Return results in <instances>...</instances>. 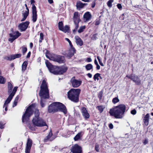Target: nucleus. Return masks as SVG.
<instances>
[{
	"instance_id": "4468645a",
	"label": "nucleus",
	"mask_w": 153,
	"mask_h": 153,
	"mask_svg": "<svg viewBox=\"0 0 153 153\" xmlns=\"http://www.w3.org/2000/svg\"><path fill=\"white\" fill-rule=\"evenodd\" d=\"M71 82L73 87L77 88L80 85L82 82L80 80L76 79L74 77H73L71 79Z\"/></svg>"
},
{
	"instance_id": "2f4dec72",
	"label": "nucleus",
	"mask_w": 153,
	"mask_h": 153,
	"mask_svg": "<svg viewBox=\"0 0 153 153\" xmlns=\"http://www.w3.org/2000/svg\"><path fill=\"white\" fill-rule=\"evenodd\" d=\"M69 28L70 27L69 26L67 25H66L64 27H63L60 30L66 33L68 32Z\"/></svg>"
},
{
	"instance_id": "5fc2aeb1",
	"label": "nucleus",
	"mask_w": 153,
	"mask_h": 153,
	"mask_svg": "<svg viewBox=\"0 0 153 153\" xmlns=\"http://www.w3.org/2000/svg\"><path fill=\"white\" fill-rule=\"evenodd\" d=\"M109 127L111 129H112L113 128V124L112 123H110L109 125Z\"/></svg>"
},
{
	"instance_id": "c03bdc74",
	"label": "nucleus",
	"mask_w": 153,
	"mask_h": 153,
	"mask_svg": "<svg viewBox=\"0 0 153 153\" xmlns=\"http://www.w3.org/2000/svg\"><path fill=\"white\" fill-rule=\"evenodd\" d=\"M22 49V52L23 55H24L27 50V48L25 47H22L21 48Z\"/></svg>"
},
{
	"instance_id": "4be33fe9",
	"label": "nucleus",
	"mask_w": 153,
	"mask_h": 153,
	"mask_svg": "<svg viewBox=\"0 0 153 153\" xmlns=\"http://www.w3.org/2000/svg\"><path fill=\"white\" fill-rule=\"evenodd\" d=\"M76 42L77 45L81 46L83 45V42L81 39L78 36L75 37Z\"/></svg>"
},
{
	"instance_id": "423d86ee",
	"label": "nucleus",
	"mask_w": 153,
	"mask_h": 153,
	"mask_svg": "<svg viewBox=\"0 0 153 153\" xmlns=\"http://www.w3.org/2000/svg\"><path fill=\"white\" fill-rule=\"evenodd\" d=\"M35 105V104H32L26 109L24 114L22 116V121L23 122L28 121L29 117L33 114Z\"/></svg>"
},
{
	"instance_id": "a18cd8bd",
	"label": "nucleus",
	"mask_w": 153,
	"mask_h": 153,
	"mask_svg": "<svg viewBox=\"0 0 153 153\" xmlns=\"http://www.w3.org/2000/svg\"><path fill=\"white\" fill-rule=\"evenodd\" d=\"M97 59L98 60V61H99V64H100L102 66H104V65L102 63V62L100 59V57L99 56H97Z\"/></svg>"
},
{
	"instance_id": "79ce46f5",
	"label": "nucleus",
	"mask_w": 153,
	"mask_h": 153,
	"mask_svg": "<svg viewBox=\"0 0 153 153\" xmlns=\"http://www.w3.org/2000/svg\"><path fill=\"white\" fill-rule=\"evenodd\" d=\"M63 27V24L62 22H59L58 23V27L59 29L61 30Z\"/></svg>"
},
{
	"instance_id": "603ef678",
	"label": "nucleus",
	"mask_w": 153,
	"mask_h": 153,
	"mask_svg": "<svg viewBox=\"0 0 153 153\" xmlns=\"http://www.w3.org/2000/svg\"><path fill=\"white\" fill-rule=\"evenodd\" d=\"M92 61L90 57L87 58L86 59V61L88 62H91Z\"/></svg>"
},
{
	"instance_id": "39448f33",
	"label": "nucleus",
	"mask_w": 153,
	"mask_h": 153,
	"mask_svg": "<svg viewBox=\"0 0 153 153\" xmlns=\"http://www.w3.org/2000/svg\"><path fill=\"white\" fill-rule=\"evenodd\" d=\"M79 89H71L68 92V98L74 102H77L79 101V97L80 92Z\"/></svg>"
},
{
	"instance_id": "a211bd4d",
	"label": "nucleus",
	"mask_w": 153,
	"mask_h": 153,
	"mask_svg": "<svg viewBox=\"0 0 153 153\" xmlns=\"http://www.w3.org/2000/svg\"><path fill=\"white\" fill-rule=\"evenodd\" d=\"M32 140L28 138L27 144V146L25 149V153H30L31 147L32 145Z\"/></svg>"
},
{
	"instance_id": "f704fd0d",
	"label": "nucleus",
	"mask_w": 153,
	"mask_h": 153,
	"mask_svg": "<svg viewBox=\"0 0 153 153\" xmlns=\"http://www.w3.org/2000/svg\"><path fill=\"white\" fill-rule=\"evenodd\" d=\"M79 22H74L75 25V27L74 29L73 30V32L74 33H75L76 32L77 28L79 27Z\"/></svg>"
},
{
	"instance_id": "680f3d73",
	"label": "nucleus",
	"mask_w": 153,
	"mask_h": 153,
	"mask_svg": "<svg viewBox=\"0 0 153 153\" xmlns=\"http://www.w3.org/2000/svg\"><path fill=\"white\" fill-rule=\"evenodd\" d=\"M48 2L51 4L53 3V0H48Z\"/></svg>"
},
{
	"instance_id": "774afa93",
	"label": "nucleus",
	"mask_w": 153,
	"mask_h": 153,
	"mask_svg": "<svg viewBox=\"0 0 153 153\" xmlns=\"http://www.w3.org/2000/svg\"><path fill=\"white\" fill-rule=\"evenodd\" d=\"M95 6V4L94 3L92 4L91 7L92 8H94Z\"/></svg>"
},
{
	"instance_id": "de8ad7c7",
	"label": "nucleus",
	"mask_w": 153,
	"mask_h": 153,
	"mask_svg": "<svg viewBox=\"0 0 153 153\" xmlns=\"http://www.w3.org/2000/svg\"><path fill=\"white\" fill-rule=\"evenodd\" d=\"M102 94V91L100 92L98 94V97L100 100L101 99Z\"/></svg>"
},
{
	"instance_id": "58836bf2",
	"label": "nucleus",
	"mask_w": 153,
	"mask_h": 153,
	"mask_svg": "<svg viewBox=\"0 0 153 153\" xmlns=\"http://www.w3.org/2000/svg\"><path fill=\"white\" fill-rule=\"evenodd\" d=\"M120 100L118 97H115L113 99L112 102L114 104H115L116 103L118 102Z\"/></svg>"
},
{
	"instance_id": "f3484780",
	"label": "nucleus",
	"mask_w": 153,
	"mask_h": 153,
	"mask_svg": "<svg viewBox=\"0 0 153 153\" xmlns=\"http://www.w3.org/2000/svg\"><path fill=\"white\" fill-rule=\"evenodd\" d=\"M53 135L52 130H50L48 135H47L44 139L43 141L44 142H48V141H52L54 139L52 137Z\"/></svg>"
},
{
	"instance_id": "4c0bfd02",
	"label": "nucleus",
	"mask_w": 153,
	"mask_h": 153,
	"mask_svg": "<svg viewBox=\"0 0 153 153\" xmlns=\"http://www.w3.org/2000/svg\"><path fill=\"white\" fill-rule=\"evenodd\" d=\"M85 28V26H82L80 27L79 29L78 30V32L79 33L82 32L84 31Z\"/></svg>"
},
{
	"instance_id": "20e7f679",
	"label": "nucleus",
	"mask_w": 153,
	"mask_h": 153,
	"mask_svg": "<svg viewBox=\"0 0 153 153\" xmlns=\"http://www.w3.org/2000/svg\"><path fill=\"white\" fill-rule=\"evenodd\" d=\"M39 113L38 110H36L35 113V117L33 118L32 121L33 125L37 127H42L47 126L45 122L41 118L39 117Z\"/></svg>"
},
{
	"instance_id": "9d476101",
	"label": "nucleus",
	"mask_w": 153,
	"mask_h": 153,
	"mask_svg": "<svg viewBox=\"0 0 153 153\" xmlns=\"http://www.w3.org/2000/svg\"><path fill=\"white\" fill-rule=\"evenodd\" d=\"M58 111H61L66 114L67 113V110L65 106L60 102H56Z\"/></svg>"
},
{
	"instance_id": "72a5a7b5",
	"label": "nucleus",
	"mask_w": 153,
	"mask_h": 153,
	"mask_svg": "<svg viewBox=\"0 0 153 153\" xmlns=\"http://www.w3.org/2000/svg\"><path fill=\"white\" fill-rule=\"evenodd\" d=\"M13 88V85L12 83L10 82H9L8 83V92L10 93L11 92Z\"/></svg>"
},
{
	"instance_id": "052dcab7",
	"label": "nucleus",
	"mask_w": 153,
	"mask_h": 153,
	"mask_svg": "<svg viewBox=\"0 0 153 153\" xmlns=\"http://www.w3.org/2000/svg\"><path fill=\"white\" fill-rule=\"evenodd\" d=\"M96 65L97 66V67H96L97 69V70H99L100 68V66L98 64L97 65Z\"/></svg>"
},
{
	"instance_id": "0e129e2a",
	"label": "nucleus",
	"mask_w": 153,
	"mask_h": 153,
	"mask_svg": "<svg viewBox=\"0 0 153 153\" xmlns=\"http://www.w3.org/2000/svg\"><path fill=\"white\" fill-rule=\"evenodd\" d=\"M94 63L96 65L98 64L96 59H94Z\"/></svg>"
},
{
	"instance_id": "9b49d317",
	"label": "nucleus",
	"mask_w": 153,
	"mask_h": 153,
	"mask_svg": "<svg viewBox=\"0 0 153 153\" xmlns=\"http://www.w3.org/2000/svg\"><path fill=\"white\" fill-rule=\"evenodd\" d=\"M48 111L50 113H54L57 112L56 102H54L49 106Z\"/></svg>"
},
{
	"instance_id": "6ab92c4d",
	"label": "nucleus",
	"mask_w": 153,
	"mask_h": 153,
	"mask_svg": "<svg viewBox=\"0 0 153 153\" xmlns=\"http://www.w3.org/2000/svg\"><path fill=\"white\" fill-rule=\"evenodd\" d=\"M57 55L54 54H51L49 53H47L46 54V56L47 58L50 60L55 61L56 59V57Z\"/></svg>"
},
{
	"instance_id": "c756f323",
	"label": "nucleus",
	"mask_w": 153,
	"mask_h": 153,
	"mask_svg": "<svg viewBox=\"0 0 153 153\" xmlns=\"http://www.w3.org/2000/svg\"><path fill=\"white\" fill-rule=\"evenodd\" d=\"M85 4H83L81 2L79 1L77 2L76 4V6L78 9H80L82 8Z\"/></svg>"
},
{
	"instance_id": "bb28decb",
	"label": "nucleus",
	"mask_w": 153,
	"mask_h": 153,
	"mask_svg": "<svg viewBox=\"0 0 153 153\" xmlns=\"http://www.w3.org/2000/svg\"><path fill=\"white\" fill-rule=\"evenodd\" d=\"M17 88L18 87H14L12 92L10 94L9 96L7 98V99H9V100H12L13 97L14 96L16 92L17 91Z\"/></svg>"
},
{
	"instance_id": "864d4df0",
	"label": "nucleus",
	"mask_w": 153,
	"mask_h": 153,
	"mask_svg": "<svg viewBox=\"0 0 153 153\" xmlns=\"http://www.w3.org/2000/svg\"><path fill=\"white\" fill-rule=\"evenodd\" d=\"M117 8L119 9H121L122 8V6L121 4H118L117 5Z\"/></svg>"
},
{
	"instance_id": "b1692460",
	"label": "nucleus",
	"mask_w": 153,
	"mask_h": 153,
	"mask_svg": "<svg viewBox=\"0 0 153 153\" xmlns=\"http://www.w3.org/2000/svg\"><path fill=\"white\" fill-rule=\"evenodd\" d=\"M150 115L148 113L146 114L143 119V121L145 125L148 126L149 124Z\"/></svg>"
},
{
	"instance_id": "69168bd1",
	"label": "nucleus",
	"mask_w": 153,
	"mask_h": 153,
	"mask_svg": "<svg viewBox=\"0 0 153 153\" xmlns=\"http://www.w3.org/2000/svg\"><path fill=\"white\" fill-rule=\"evenodd\" d=\"M33 46V44L31 42L30 43V48H32Z\"/></svg>"
},
{
	"instance_id": "e2e57ef3",
	"label": "nucleus",
	"mask_w": 153,
	"mask_h": 153,
	"mask_svg": "<svg viewBox=\"0 0 153 153\" xmlns=\"http://www.w3.org/2000/svg\"><path fill=\"white\" fill-rule=\"evenodd\" d=\"M19 97H18L17 96L16 97L14 101L18 102V100H19Z\"/></svg>"
},
{
	"instance_id": "bf43d9fd",
	"label": "nucleus",
	"mask_w": 153,
	"mask_h": 153,
	"mask_svg": "<svg viewBox=\"0 0 153 153\" xmlns=\"http://www.w3.org/2000/svg\"><path fill=\"white\" fill-rule=\"evenodd\" d=\"M30 54H31V53H30V51H29L28 54H27V58H29L30 57Z\"/></svg>"
},
{
	"instance_id": "f8f14e48",
	"label": "nucleus",
	"mask_w": 153,
	"mask_h": 153,
	"mask_svg": "<svg viewBox=\"0 0 153 153\" xmlns=\"http://www.w3.org/2000/svg\"><path fill=\"white\" fill-rule=\"evenodd\" d=\"M29 24L28 21H26L25 22L19 24L18 26V28L20 31H25L27 28Z\"/></svg>"
},
{
	"instance_id": "338daca9",
	"label": "nucleus",
	"mask_w": 153,
	"mask_h": 153,
	"mask_svg": "<svg viewBox=\"0 0 153 153\" xmlns=\"http://www.w3.org/2000/svg\"><path fill=\"white\" fill-rule=\"evenodd\" d=\"M28 126L29 128L31 129V130H33V128L30 126V125H29Z\"/></svg>"
},
{
	"instance_id": "e433bc0d",
	"label": "nucleus",
	"mask_w": 153,
	"mask_h": 153,
	"mask_svg": "<svg viewBox=\"0 0 153 153\" xmlns=\"http://www.w3.org/2000/svg\"><path fill=\"white\" fill-rule=\"evenodd\" d=\"M96 108L100 113H102L103 111V109L104 108V107L102 105L98 106Z\"/></svg>"
},
{
	"instance_id": "c85d7f7f",
	"label": "nucleus",
	"mask_w": 153,
	"mask_h": 153,
	"mask_svg": "<svg viewBox=\"0 0 153 153\" xmlns=\"http://www.w3.org/2000/svg\"><path fill=\"white\" fill-rule=\"evenodd\" d=\"M11 101V100H9V99L7 98L4 104L3 108H5V111H7V110L8 104Z\"/></svg>"
},
{
	"instance_id": "ea45409f",
	"label": "nucleus",
	"mask_w": 153,
	"mask_h": 153,
	"mask_svg": "<svg viewBox=\"0 0 153 153\" xmlns=\"http://www.w3.org/2000/svg\"><path fill=\"white\" fill-rule=\"evenodd\" d=\"M5 80L2 76H0V84H4L5 83Z\"/></svg>"
},
{
	"instance_id": "5701e85b",
	"label": "nucleus",
	"mask_w": 153,
	"mask_h": 153,
	"mask_svg": "<svg viewBox=\"0 0 153 153\" xmlns=\"http://www.w3.org/2000/svg\"><path fill=\"white\" fill-rule=\"evenodd\" d=\"M91 15L89 12H86L84 14L83 16L84 21L85 22L88 21L91 19Z\"/></svg>"
},
{
	"instance_id": "f257e3e1",
	"label": "nucleus",
	"mask_w": 153,
	"mask_h": 153,
	"mask_svg": "<svg viewBox=\"0 0 153 153\" xmlns=\"http://www.w3.org/2000/svg\"><path fill=\"white\" fill-rule=\"evenodd\" d=\"M39 95L41 97L40 105L42 107L45 106L46 99L49 97V90L45 80L44 79L40 87V90Z\"/></svg>"
},
{
	"instance_id": "09e8293b",
	"label": "nucleus",
	"mask_w": 153,
	"mask_h": 153,
	"mask_svg": "<svg viewBox=\"0 0 153 153\" xmlns=\"http://www.w3.org/2000/svg\"><path fill=\"white\" fill-rule=\"evenodd\" d=\"M65 39L67 41H68L69 43V44L70 45V46H73V45L72 44V43L71 42V41L68 39V38H65Z\"/></svg>"
},
{
	"instance_id": "13d9d810",
	"label": "nucleus",
	"mask_w": 153,
	"mask_h": 153,
	"mask_svg": "<svg viewBox=\"0 0 153 153\" xmlns=\"http://www.w3.org/2000/svg\"><path fill=\"white\" fill-rule=\"evenodd\" d=\"M3 128H4V125L1 123L0 122V128L2 129Z\"/></svg>"
},
{
	"instance_id": "2eb2a0df",
	"label": "nucleus",
	"mask_w": 153,
	"mask_h": 153,
	"mask_svg": "<svg viewBox=\"0 0 153 153\" xmlns=\"http://www.w3.org/2000/svg\"><path fill=\"white\" fill-rule=\"evenodd\" d=\"M22 56L21 54L18 53L14 55H11L5 56L4 59L7 60L11 61L17 58L20 57Z\"/></svg>"
},
{
	"instance_id": "a19ab883",
	"label": "nucleus",
	"mask_w": 153,
	"mask_h": 153,
	"mask_svg": "<svg viewBox=\"0 0 153 153\" xmlns=\"http://www.w3.org/2000/svg\"><path fill=\"white\" fill-rule=\"evenodd\" d=\"M114 2V0H109L107 3L108 6L110 8L112 6V3Z\"/></svg>"
},
{
	"instance_id": "8fccbe9b",
	"label": "nucleus",
	"mask_w": 153,
	"mask_h": 153,
	"mask_svg": "<svg viewBox=\"0 0 153 153\" xmlns=\"http://www.w3.org/2000/svg\"><path fill=\"white\" fill-rule=\"evenodd\" d=\"M137 112L136 111L135 109L131 110V114L135 115L136 114Z\"/></svg>"
},
{
	"instance_id": "7c9ffc66",
	"label": "nucleus",
	"mask_w": 153,
	"mask_h": 153,
	"mask_svg": "<svg viewBox=\"0 0 153 153\" xmlns=\"http://www.w3.org/2000/svg\"><path fill=\"white\" fill-rule=\"evenodd\" d=\"M28 64V62L27 61H24L22 65V71L23 72L26 69L27 65Z\"/></svg>"
},
{
	"instance_id": "473e14b6",
	"label": "nucleus",
	"mask_w": 153,
	"mask_h": 153,
	"mask_svg": "<svg viewBox=\"0 0 153 153\" xmlns=\"http://www.w3.org/2000/svg\"><path fill=\"white\" fill-rule=\"evenodd\" d=\"M85 67L87 71H89L91 70H92L93 71V66L91 64H88L86 65Z\"/></svg>"
},
{
	"instance_id": "4d7b16f0",
	"label": "nucleus",
	"mask_w": 153,
	"mask_h": 153,
	"mask_svg": "<svg viewBox=\"0 0 153 153\" xmlns=\"http://www.w3.org/2000/svg\"><path fill=\"white\" fill-rule=\"evenodd\" d=\"M87 75L90 78H91L92 77V75L91 73H88L87 74Z\"/></svg>"
},
{
	"instance_id": "1a4fd4ad",
	"label": "nucleus",
	"mask_w": 153,
	"mask_h": 153,
	"mask_svg": "<svg viewBox=\"0 0 153 153\" xmlns=\"http://www.w3.org/2000/svg\"><path fill=\"white\" fill-rule=\"evenodd\" d=\"M21 33L18 31H16L13 33L9 34L10 38L8 39V41L12 43L16 39L21 36Z\"/></svg>"
},
{
	"instance_id": "393cba45",
	"label": "nucleus",
	"mask_w": 153,
	"mask_h": 153,
	"mask_svg": "<svg viewBox=\"0 0 153 153\" xmlns=\"http://www.w3.org/2000/svg\"><path fill=\"white\" fill-rule=\"evenodd\" d=\"M84 134V132L82 131L79 132L74 137V140L76 141L80 139Z\"/></svg>"
},
{
	"instance_id": "dca6fc26",
	"label": "nucleus",
	"mask_w": 153,
	"mask_h": 153,
	"mask_svg": "<svg viewBox=\"0 0 153 153\" xmlns=\"http://www.w3.org/2000/svg\"><path fill=\"white\" fill-rule=\"evenodd\" d=\"M71 151L73 153H81V148L77 144H75L72 148Z\"/></svg>"
},
{
	"instance_id": "37998d69",
	"label": "nucleus",
	"mask_w": 153,
	"mask_h": 153,
	"mask_svg": "<svg viewBox=\"0 0 153 153\" xmlns=\"http://www.w3.org/2000/svg\"><path fill=\"white\" fill-rule=\"evenodd\" d=\"M44 35L42 33H41L40 34V38L39 40V42L41 43L42 42V40L43 39Z\"/></svg>"
},
{
	"instance_id": "3c124183",
	"label": "nucleus",
	"mask_w": 153,
	"mask_h": 153,
	"mask_svg": "<svg viewBox=\"0 0 153 153\" xmlns=\"http://www.w3.org/2000/svg\"><path fill=\"white\" fill-rule=\"evenodd\" d=\"M148 143V140L147 139H146L145 140L143 141V143L144 145H146Z\"/></svg>"
},
{
	"instance_id": "6e6d98bb",
	"label": "nucleus",
	"mask_w": 153,
	"mask_h": 153,
	"mask_svg": "<svg viewBox=\"0 0 153 153\" xmlns=\"http://www.w3.org/2000/svg\"><path fill=\"white\" fill-rule=\"evenodd\" d=\"M18 102L14 101L13 107H14L17 105Z\"/></svg>"
},
{
	"instance_id": "412c9836",
	"label": "nucleus",
	"mask_w": 153,
	"mask_h": 153,
	"mask_svg": "<svg viewBox=\"0 0 153 153\" xmlns=\"http://www.w3.org/2000/svg\"><path fill=\"white\" fill-rule=\"evenodd\" d=\"M65 61V57L63 56H57L56 62L59 63H64Z\"/></svg>"
},
{
	"instance_id": "6e6552de",
	"label": "nucleus",
	"mask_w": 153,
	"mask_h": 153,
	"mask_svg": "<svg viewBox=\"0 0 153 153\" xmlns=\"http://www.w3.org/2000/svg\"><path fill=\"white\" fill-rule=\"evenodd\" d=\"M31 4L32 5V20L34 23L36 22L37 18V14L36 8L34 3L35 1L34 0H30Z\"/></svg>"
},
{
	"instance_id": "aec40b11",
	"label": "nucleus",
	"mask_w": 153,
	"mask_h": 153,
	"mask_svg": "<svg viewBox=\"0 0 153 153\" xmlns=\"http://www.w3.org/2000/svg\"><path fill=\"white\" fill-rule=\"evenodd\" d=\"M82 112L83 116L85 118L88 119L89 117V115L88 112L86 108L85 107H83L82 109Z\"/></svg>"
},
{
	"instance_id": "0eeeda50",
	"label": "nucleus",
	"mask_w": 153,
	"mask_h": 153,
	"mask_svg": "<svg viewBox=\"0 0 153 153\" xmlns=\"http://www.w3.org/2000/svg\"><path fill=\"white\" fill-rule=\"evenodd\" d=\"M126 77L130 79L137 85H140L142 84V79H140V76L131 74L130 76L127 75Z\"/></svg>"
},
{
	"instance_id": "c9c22d12",
	"label": "nucleus",
	"mask_w": 153,
	"mask_h": 153,
	"mask_svg": "<svg viewBox=\"0 0 153 153\" xmlns=\"http://www.w3.org/2000/svg\"><path fill=\"white\" fill-rule=\"evenodd\" d=\"M100 74L99 73H97L95 74L93 78L95 81H96V80L98 81L99 80V77H101L100 76Z\"/></svg>"
},
{
	"instance_id": "49530a36",
	"label": "nucleus",
	"mask_w": 153,
	"mask_h": 153,
	"mask_svg": "<svg viewBox=\"0 0 153 153\" xmlns=\"http://www.w3.org/2000/svg\"><path fill=\"white\" fill-rule=\"evenodd\" d=\"M99 144H96L95 146V149L96 151L97 152H99Z\"/></svg>"
},
{
	"instance_id": "ddd939ff",
	"label": "nucleus",
	"mask_w": 153,
	"mask_h": 153,
	"mask_svg": "<svg viewBox=\"0 0 153 153\" xmlns=\"http://www.w3.org/2000/svg\"><path fill=\"white\" fill-rule=\"evenodd\" d=\"M76 50L73 46H70L68 51L66 52L65 55L69 57H71L76 53Z\"/></svg>"
},
{
	"instance_id": "a878e982",
	"label": "nucleus",
	"mask_w": 153,
	"mask_h": 153,
	"mask_svg": "<svg viewBox=\"0 0 153 153\" xmlns=\"http://www.w3.org/2000/svg\"><path fill=\"white\" fill-rule=\"evenodd\" d=\"M73 21L74 22H80L78 12H75L74 13V14Z\"/></svg>"
},
{
	"instance_id": "f03ea898",
	"label": "nucleus",
	"mask_w": 153,
	"mask_h": 153,
	"mask_svg": "<svg viewBox=\"0 0 153 153\" xmlns=\"http://www.w3.org/2000/svg\"><path fill=\"white\" fill-rule=\"evenodd\" d=\"M126 109V105L120 104L110 109L109 113L111 116L117 119H122L124 116Z\"/></svg>"
},
{
	"instance_id": "7ed1b4c3",
	"label": "nucleus",
	"mask_w": 153,
	"mask_h": 153,
	"mask_svg": "<svg viewBox=\"0 0 153 153\" xmlns=\"http://www.w3.org/2000/svg\"><path fill=\"white\" fill-rule=\"evenodd\" d=\"M46 65L50 72L55 75L62 74L65 72L67 68L65 66L58 67L54 69L53 66L48 61L45 62Z\"/></svg>"
},
{
	"instance_id": "cd10ccee",
	"label": "nucleus",
	"mask_w": 153,
	"mask_h": 153,
	"mask_svg": "<svg viewBox=\"0 0 153 153\" xmlns=\"http://www.w3.org/2000/svg\"><path fill=\"white\" fill-rule=\"evenodd\" d=\"M29 14V10H26L24 11V13H22V16L23 17L22 19L21 20V21H25L28 16Z\"/></svg>"
}]
</instances>
